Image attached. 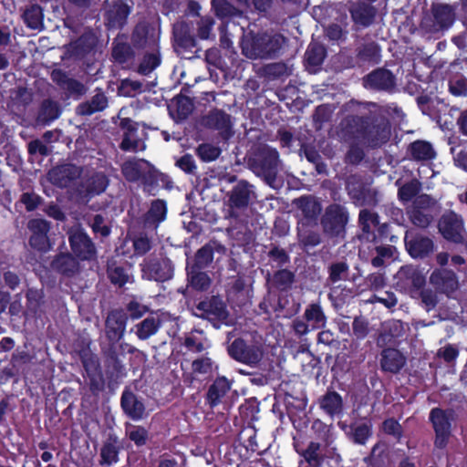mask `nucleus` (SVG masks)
<instances>
[{
  "instance_id": "f257e3e1",
  "label": "nucleus",
  "mask_w": 467,
  "mask_h": 467,
  "mask_svg": "<svg viewBox=\"0 0 467 467\" xmlns=\"http://www.w3.org/2000/svg\"><path fill=\"white\" fill-rule=\"evenodd\" d=\"M282 43L283 38L280 36L247 34L243 38L242 48L244 56L249 58H265L276 53Z\"/></svg>"
},
{
  "instance_id": "f03ea898",
  "label": "nucleus",
  "mask_w": 467,
  "mask_h": 467,
  "mask_svg": "<svg viewBox=\"0 0 467 467\" xmlns=\"http://www.w3.org/2000/svg\"><path fill=\"white\" fill-rule=\"evenodd\" d=\"M230 356L235 360L255 367L264 357L263 345L260 343L247 344L244 339H235L228 348Z\"/></svg>"
},
{
  "instance_id": "7ed1b4c3",
  "label": "nucleus",
  "mask_w": 467,
  "mask_h": 467,
  "mask_svg": "<svg viewBox=\"0 0 467 467\" xmlns=\"http://www.w3.org/2000/svg\"><path fill=\"white\" fill-rule=\"evenodd\" d=\"M430 419L436 433L435 444L439 448H443L448 442L451 423L455 420L454 411L433 409L431 411Z\"/></svg>"
},
{
  "instance_id": "20e7f679",
  "label": "nucleus",
  "mask_w": 467,
  "mask_h": 467,
  "mask_svg": "<svg viewBox=\"0 0 467 467\" xmlns=\"http://www.w3.org/2000/svg\"><path fill=\"white\" fill-rule=\"evenodd\" d=\"M30 232L29 245L39 252H47L52 248V244L48 238L50 223L44 219H32L27 223Z\"/></svg>"
},
{
  "instance_id": "39448f33",
  "label": "nucleus",
  "mask_w": 467,
  "mask_h": 467,
  "mask_svg": "<svg viewBox=\"0 0 467 467\" xmlns=\"http://www.w3.org/2000/svg\"><path fill=\"white\" fill-rule=\"evenodd\" d=\"M395 285L404 292H413L425 285L424 275L412 265L400 267L394 276Z\"/></svg>"
},
{
  "instance_id": "423d86ee",
  "label": "nucleus",
  "mask_w": 467,
  "mask_h": 467,
  "mask_svg": "<svg viewBox=\"0 0 467 467\" xmlns=\"http://www.w3.org/2000/svg\"><path fill=\"white\" fill-rule=\"evenodd\" d=\"M141 271L143 278L161 282L171 279L173 275L171 262L167 258L146 260Z\"/></svg>"
},
{
  "instance_id": "0eeeda50",
  "label": "nucleus",
  "mask_w": 467,
  "mask_h": 467,
  "mask_svg": "<svg viewBox=\"0 0 467 467\" xmlns=\"http://www.w3.org/2000/svg\"><path fill=\"white\" fill-rule=\"evenodd\" d=\"M348 222L346 211L338 205H331L326 211L322 224L327 234L331 236H340L345 231Z\"/></svg>"
},
{
  "instance_id": "6e6552de",
  "label": "nucleus",
  "mask_w": 467,
  "mask_h": 467,
  "mask_svg": "<svg viewBox=\"0 0 467 467\" xmlns=\"http://www.w3.org/2000/svg\"><path fill=\"white\" fill-rule=\"evenodd\" d=\"M439 231L447 240L460 243L464 231L463 220L455 213H446L439 222Z\"/></svg>"
},
{
  "instance_id": "1a4fd4ad",
  "label": "nucleus",
  "mask_w": 467,
  "mask_h": 467,
  "mask_svg": "<svg viewBox=\"0 0 467 467\" xmlns=\"http://www.w3.org/2000/svg\"><path fill=\"white\" fill-rule=\"evenodd\" d=\"M68 234L71 249L78 257L85 260L94 256V244L81 228L78 226L72 227Z\"/></svg>"
},
{
  "instance_id": "9d476101",
  "label": "nucleus",
  "mask_w": 467,
  "mask_h": 467,
  "mask_svg": "<svg viewBox=\"0 0 467 467\" xmlns=\"http://www.w3.org/2000/svg\"><path fill=\"white\" fill-rule=\"evenodd\" d=\"M153 167L145 160L127 161L122 165V173L130 182H147L153 176Z\"/></svg>"
},
{
  "instance_id": "9b49d317",
  "label": "nucleus",
  "mask_w": 467,
  "mask_h": 467,
  "mask_svg": "<svg viewBox=\"0 0 467 467\" xmlns=\"http://www.w3.org/2000/svg\"><path fill=\"white\" fill-rule=\"evenodd\" d=\"M430 284L439 292L448 296L459 288L455 273L449 269H435L430 276Z\"/></svg>"
},
{
  "instance_id": "f8f14e48",
  "label": "nucleus",
  "mask_w": 467,
  "mask_h": 467,
  "mask_svg": "<svg viewBox=\"0 0 467 467\" xmlns=\"http://www.w3.org/2000/svg\"><path fill=\"white\" fill-rule=\"evenodd\" d=\"M261 159H254L253 166L254 170L262 173L268 182L275 177L276 168L278 165V153L275 150L264 148Z\"/></svg>"
},
{
  "instance_id": "ddd939ff",
  "label": "nucleus",
  "mask_w": 467,
  "mask_h": 467,
  "mask_svg": "<svg viewBox=\"0 0 467 467\" xmlns=\"http://www.w3.org/2000/svg\"><path fill=\"white\" fill-rule=\"evenodd\" d=\"M197 309L202 311V316L206 318L227 323L229 314L226 306L224 302L217 296H213L206 301L201 302Z\"/></svg>"
},
{
  "instance_id": "4468645a",
  "label": "nucleus",
  "mask_w": 467,
  "mask_h": 467,
  "mask_svg": "<svg viewBox=\"0 0 467 467\" xmlns=\"http://www.w3.org/2000/svg\"><path fill=\"white\" fill-rule=\"evenodd\" d=\"M405 244L409 254L413 258H423L433 252V242L421 235L412 236L407 233L405 236Z\"/></svg>"
},
{
  "instance_id": "2eb2a0df",
  "label": "nucleus",
  "mask_w": 467,
  "mask_h": 467,
  "mask_svg": "<svg viewBox=\"0 0 467 467\" xmlns=\"http://www.w3.org/2000/svg\"><path fill=\"white\" fill-rule=\"evenodd\" d=\"M80 175V169L75 165L67 164L54 168L48 172V179L59 187L68 186Z\"/></svg>"
},
{
  "instance_id": "dca6fc26",
  "label": "nucleus",
  "mask_w": 467,
  "mask_h": 467,
  "mask_svg": "<svg viewBox=\"0 0 467 467\" xmlns=\"http://www.w3.org/2000/svg\"><path fill=\"white\" fill-rule=\"evenodd\" d=\"M130 13L129 6L120 0L106 1V16L110 26H121Z\"/></svg>"
},
{
  "instance_id": "f3484780",
  "label": "nucleus",
  "mask_w": 467,
  "mask_h": 467,
  "mask_svg": "<svg viewBox=\"0 0 467 467\" xmlns=\"http://www.w3.org/2000/svg\"><path fill=\"white\" fill-rule=\"evenodd\" d=\"M107 334L110 340L118 341L123 335L126 328V317L119 311L111 312L106 321Z\"/></svg>"
},
{
  "instance_id": "a211bd4d",
  "label": "nucleus",
  "mask_w": 467,
  "mask_h": 467,
  "mask_svg": "<svg viewBox=\"0 0 467 467\" xmlns=\"http://www.w3.org/2000/svg\"><path fill=\"white\" fill-rule=\"evenodd\" d=\"M121 407L129 417L136 420H140L145 412L143 403L130 391L123 392Z\"/></svg>"
},
{
  "instance_id": "6ab92c4d",
  "label": "nucleus",
  "mask_w": 467,
  "mask_h": 467,
  "mask_svg": "<svg viewBox=\"0 0 467 467\" xmlns=\"http://www.w3.org/2000/svg\"><path fill=\"white\" fill-rule=\"evenodd\" d=\"M406 362L405 357L397 349L387 348L382 352L381 367L384 370L396 373Z\"/></svg>"
},
{
  "instance_id": "aec40b11",
  "label": "nucleus",
  "mask_w": 467,
  "mask_h": 467,
  "mask_svg": "<svg viewBox=\"0 0 467 467\" xmlns=\"http://www.w3.org/2000/svg\"><path fill=\"white\" fill-rule=\"evenodd\" d=\"M251 187L244 182H239L232 191L230 195L231 209H242L248 205L251 197Z\"/></svg>"
},
{
  "instance_id": "412c9836",
  "label": "nucleus",
  "mask_w": 467,
  "mask_h": 467,
  "mask_svg": "<svg viewBox=\"0 0 467 467\" xmlns=\"http://www.w3.org/2000/svg\"><path fill=\"white\" fill-rule=\"evenodd\" d=\"M161 325L159 316H150L134 327L137 337L141 340H146L155 335Z\"/></svg>"
},
{
  "instance_id": "4be33fe9",
  "label": "nucleus",
  "mask_w": 467,
  "mask_h": 467,
  "mask_svg": "<svg viewBox=\"0 0 467 467\" xmlns=\"http://www.w3.org/2000/svg\"><path fill=\"white\" fill-rule=\"evenodd\" d=\"M366 86L378 89H389L394 86V78L389 70L379 69L367 77Z\"/></svg>"
},
{
  "instance_id": "5701e85b",
  "label": "nucleus",
  "mask_w": 467,
  "mask_h": 467,
  "mask_svg": "<svg viewBox=\"0 0 467 467\" xmlns=\"http://www.w3.org/2000/svg\"><path fill=\"white\" fill-rule=\"evenodd\" d=\"M320 408L328 415H339L343 409L341 396L336 391H328L319 400Z\"/></svg>"
},
{
  "instance_id": "b1692460",
  "label": "nucleus",
  "mask_w": 467,
  "mask_h": 467,
  "mask_svg": "<svg viewBox=\"0 0 467 467\" xmlns=\"http://www.w3.org/2000/svg\"><path fill=\"white\" fill-rule=\"evenodd\" d=\"M174 41L176 47H194L195 39L191 34V28L188 24L179 22L173 27Z\"/></svg>"
},
{
  "instance_id": "393cba45",
  "label": "nucleus",
  "mask_w": 467,
  "mask_h": 467,
  "mask_svg": "<svg viewBox=\"0 0 467 467\" xmlns=\"http://www.w3.org/2000/svg\"><path fill=\"white\" fill-rule=\"evenodd\" d=\"M353 20L361 26H368L375 16V10L367 4H359L351 9Z\"/></svg>"
},
{
  "instance_id": "a878e982",
  "label": "nucleus",
  "mask_w": 467,
  "mask_h": 467,
  "mask_svg": "<svg viewBox=\"0 0 467 467\" xmlns=\"http://www.w3.org/2000/svg\"><path fill=\"white\" fill-rule=\"evenodd\" d=\"M52 268L56 271L70 275L78 270V262L68 254H62L52 262Z\"/></svg>"
},
{
  "instance_id": "bb28decb",
  "label": "nucleus",
  "mask_w": 467,
  "mask_h": 467,
  "mask_svg": "<svg viewBox=\"0 0 467 467\" xmlns=\"http://www.w3.org/2000/svg\"><path fill=\"white\" fill-rule=\"evenodd\" d=\"M304 316L311 329H317L325 326L326 317L317 304L310 305L306 309Z\"/></svg>"
},
{
  "instance_id": "cd10ccee",
  "label": "nucleus",
  "mask_w": 467,
  "mask_h": 467,
  "mask_svg": "<svg viewBox=\"0 0 467 467\" xmlns=\"http://www.w3.org/2000/svg\"><path fill=\"white\" fill-rule=\"evenodd\" d=\"M296 204L307 219L316 218L321 212L320 204L312 197H302L296 200Z\"/></svg>"
},
{
  "instance_id": "c85d7f7f",
  "label": "nucleus",
  "mask_w": 467,
  "mask_h": 467,
  "mask_svg": "<svg viewBox=\"0 0 467 467\" xmlns=\"http://www.w3.org/2000/svg\"><path fill=\"white\" fill-rule=\"evenodd\" d=\"M108 100L104 94H96L90 103L82 104L78 107V112L83 115H90L94 112L100 111L107 107Z\"/></svg>"
},
{
  "instance_id": "c756f323",
  "label": "nucleus",
  "mask_w": 467,
  "mask_h": 467,
  "mask_svg": "<svg viewBox=\"0 0 467 467\" xmlns=\"http://www.w3.org/2000/svg\"><path fill=\"white\" fill-rule=\"evenodd\" d=\"M436 22L441 28L450 26L454 20L452 8L447 5H438L433 9Z\"/></svg>"
},
{
  "instance_id": "7c9ffc66",
  "label": "nucleus",
  "mask_w": 467,
  "mask_h": 467,
  "mask_svg": "<svg viewBox=\"0 0 467 467\" xmlns=\"http://www.w3.org/2000/svg\"><path fill=\"white\" fill-rule=\"evenodd\" d=\"M411 154L414 159L420 161L431 160L435 156V152L431 145L425 141H415L410 146Z\"/></svg>"
},
{
  "instance_id": "2f4dec72",
  "label": "nucleus",
  "mask_w": 467,
  "mask_h": 467,
  "mask_svg": "<svg viewBox=\"0 0 467 467\" xmlns=\"http://www.w3.org/2000/svg\"><path fill=\"white\" fill-rule=\"evenodd\" d=\"M390 136V130L387 124L374 127L373 130H369L366 140L371 146H378L386 142Z\"/></svg>"
},
{
  "instance_id": "473e14b6",
  "label": "nucleus",
  "mask_w": 467,
  "mask_h": 467,
  "mask_svg": "<svg viewBox=\"0 0 467 467\" xmlns=\"http://www.w3.org/2000/svg\"><path fill=\"white\" fill-rule=\"evenodd\" d=\"M108 182V179L103 173H96L88 180L86 191L88 194H99L105 191Z\"/></svg>"
},
{
  "instance_id": "72a5a7b5",
  "label": "nucleus",
  "mask_w": 467,
  "mask_h": 467,
  "mask_svg": "<svg viewBox=\"0 0 467 467\" xmlns=\"http://www.w3.org/2000/svg\"><path fill=\"white\" fill-rule=\"evenodd\" d=\"M230 382L226 379L221 378L215 380V382L211 386L208 392V396L212 403H215L222 396H223L230 389Z\"/></svg>"
},
{
  "instance_id": "f704fd0d",
  "label": "nucleus",
  "mask_w": 467,
  "mask_h": 467,
  "mask_svg": "<svg viewBox=\"0 0 467 467\" xmlns=\"http://www.w3.org/2000/svg\"><path fill=\"white\" fill-rule=\"evenodd\" d=\"M325 57V48L323 46L311 43L306 52V58L309 65L318 66L322 63Z\"/></svg>"
},
{
  "instance_id": "c9c22d12",
  "label": "nucleus",
  "mask_w": 467,
  "mask_h": 467,
  "mask_svg": "<svg viewBox=\"0 0 467 467\" xmlns=\"http://www.w3.org/2000/svg\"><path fill=\"white\" fill-rule=\"evenodd\" d=\"M25 22L32 29H38L42 26V10L37 5L28 8L25 14Z\"/></svg>"
},
{
  "instance_id": "e433bc0d",
  "label": "nucleus",
  "mask_w": 467,
  "mask_h": 467,
  "mask_svg": "<svg viewBox=\"0 0 467 467\" xmlns=\"http://www.w3.org/2000/svg\"><path fill=\"white\" fill-rule=\"evenodd\" d=\"M118 454L119 451L116 440H109L106 442L100 452L102 462L107 464L116 462L118 461Z\"/></svg>"
},
{
  "instance_id": "4c0bfd02",
  "label": "nucleus",
  "mask_w": 467,
  "mask_h": 467,
  "mask_svg": "<svg viewBox=\"0 0 467 467\" xmlns=\"http://www.w3.org/2000/svg\"><path fill=\"white\" fill-rule=\"evenodd\" d=\"M108 274L110 281L119 286L124 285L130 280V275L121 266L110 265Z\"/></svg>"
},
{
  "instance_id": "58836bf2",
  "label": "nucleus",
  "mask_w": 467,
  "mask_h": 467,
  "mask_svg": "<svg viewBox=\"0 0 467 467\" xmlns=\"http://www.w3.org/2000/svg\"><path fill=\"white\" fill-rule=\"evenodd\" d=\"M141 91L142 84L131 79H123L119 88V94L126 97H134Z\"/></svg>"
},
{
  "instance_id": "ea45409f",
  "label": "nucleus",
  "mask_w": 467,
  "mask_h": 467,
  "mask_svg": "<svg viewBox=\"0 0 467 467\" xmlns=\"http://www.w3.org/2000/svg\"><path fill=\"white\" fill-rule=\"evenodd\" d=\"M207 123L215 129H227L230 125V117L223 111L216 110L208 116Z\"/></svg>"
},
{
  "instance_id": "a19ab883",
  "label": "nucleus",
  "mask_w": 467,
  "mask_h": 467,
  "mask_svg": "<svg viewBox=\"0 0 467 467\" xmlns=\"http://www.w3.org/2000/svg\"><path fill=\"white\" fill-rule=\"evenodd\" d=\"M127 435L138 446L144 445L148 440L147 430L140 426L130 425L127 429Z\"/></svg>"
},
{
  "instance_id": "79ce46f5",
  "label": "nucleus",
  "mask_w": 467,
  "mask_h": 467,
  "mask_svg": "<svg viewBox=\"0 0 467 467\" xmlns=\"http://www.w3.org/2000/svg\"><path fill=\"white\" fill-rule=\"evenodd\" d=\"M166 205L162 201L157 200L152 202L148 213V220L154 223H160L165 219Z\"/></svg>"
},
{
  "instance_id": "37998d69",
  "label": "nucleus",
  "mask_w": 467,
  "mask_h": 467,
  "mask_svg": "<svg viewBox=\"0 0 467 467\" xmlns=\"http://www.w3.org/2000/svg\"><path fill=\"white\" fill-rule=\"evenodd\" d=\"M136 130L129 129L125 133L120 147L124 150H139L141 148V142L136 137Z\"/></svg>"
},
{
  "instance_id": "c03bdc74",
  "label": "nucleus",
  "mask_w": 467,
  "mask_h": 467,
  "mask_svg": "<svg viewBox=\"0 0 467 467\" xmlns=\"http://www.w3.org/2000/svg\"><path fill=\"white\" fill-rule=\"evenodd\" d=\"M359 221L365 233H371L379 224L378 216L367 210H363L359 213Z\"/></svg>"
},
{
  "instance_id": "a18cd8bd",
  "label": "nucleus",
  "mask_w": 467,
  "mask_h": 467,
  "mask_svg": "<svg viewBox=\"0 0 467 467\" xmlns=\"http://www.w3.org/2000/svg\"><path fill=\"white\" fill-rule=\"evenodd\" d=\"M220 153V148L211 144H202L198 147V155L204 161H213L216 160Z\"/></svg>"
},
{
  "instance_id": "49530a36",
  "label": "nucleus",
  "mask_w": 467,
  "mask_h": 467,
  "mask_svg": "<svg viewBox=\"0 0 467 467\" xmlns=\"http://www.w3.org/2000/svg\"><path fill=\"white\" fill-rule=\"evenodd\" d=\"M371 435V424L365 422L356 425L353 428V439L355 442L364 444Z\"/></svg>"
},
{
  "instance_id": "de8ad7c7",
  "label": "nucleus",
  "mask_w": 467,
  "mask_h": 467,
  "mask_svg": "<svg viewBox=\"0 0 467 467\" xmlns=\"http://www.w3.org/2000/svg\"><path fill=\"white\" fill-rule=\"evenodd\" d=\"M319 449V443L311 442L304 452V457L306 461L314 467L319 466L321 462V458L318 453Z\"/></svg>"
},
{
  "instance_id": "09e8293b",
  "label": "nucleus",
  "mask_w": 467,
  "mask_h": 467,
  "mask_svg": "<svg viewBox=\"0 0 467 467\" xmlns=\"http://www.w3.org/2000/svg\"><path fill=\"white\" fill-rule=\"evenodd\" d=\"M190 284L195 289L204 290L210 285V278L204 273H192L190 275Z\"/></svg>"
},
{
  "instance_id": "8fccbe9b",
  "label": "nucleus",
  "mask_w": 467,
  "mask_h": 467,
  "mask_svg": "<svg viewBox=\"0 0 467 467\" xmlns=\"http://www.w3.org/2000/svg\"><path fill=\"white\" fill-rule=\"evenodd\" d=\"M213 362L211 358H201L192 362V371L196 374H209L213 370Z\"/></svg>"
},
{
  "instance_id": "3c124183",
  "label": "nucleus",
  "mask_w": 467,
  "mask_h": 467,
  "mask_svg": "<svg viewBox=\"0 0 467 467\" xmlns=\"http://www.w3.org/2000/svg\"><path fill=\"white\" fill-rule=\"evenodd\" d=\"M294 281V275L288 270H280L274 275V283L282 289L290 286Z\"/></svg>"
},
{
  "instance_id": "603ef678",
  "label": "nucleus",
  "mask_w": 467,
  "mask_h": 467,
  "mask_svg": "<svg viewBox=\"0 0 467 467\" xmlns=\"http://www.w3.org/2000/svg\"><path fill=\"white\" fill-rule=\"evenodd\" d=\"M419 192V185L415 182H411L403 185L399 191V196L401 201L408 202L411 200Z\"/></svg>"
},
{
  "instance_id": "864d4df0",
  "label": "nucleus",
  "mask_w": 467,
  "mask_h": 467,
  "mask_svg": "<svg viewBox=\"0 0 467 467\" xmlns=\"http://www.w3.org/2000/svg\"><path fill=\"white\" fill-rule=\"evenodd\" d=\"M159 65V58L155 55L145 56L139 67V72L147 75Z\"/></svg>"
},
{
  "instance_id": "5fc2aeb1",
  "label": "nucleus",
  "mask_w": 467,
  "mask_h": 467,
  "mask_svg": "<svg viewBox=\"0 0 467 467\" xmlns=\"http://www.w3.org/2000/svg\"><path fill=\"white\" fill-rule=\"evenodd\" d=\"M135 254L143 255L151 248V242L147 236H139L133 241Z\"/></svg>"
},
{
  "instance_id": "6e6d98bb",
  "label": "nucleus",
  "mask_w": 467,
  "mask_h": 467,
  "mask_svg": "<svg viewBox=\"0 0 467 467\" xmlns=\"http://www.w3.org/2000/svg\"><path fill=\"white\" fill-rule=\"evenodd\" d=\"M421 303L429 311L435 307L438 302L437 294L431 289H423L420 292Z\"/></svg>"
},
{
  "instance_id": "4d7b16f0",
  "label": "nucleus",
  "mask_w": 467,
  "mask_h": 467,
  "mask_svg": "<svg viewBox=\"0 0 467 467\" xmlns=\"http://www.w3.org/2000/svg\"><path fill=\"white\" fill-rule=\"evenodd\" d=\"M213 20L210 17L202 18L198 23V36L202 39H208L212 35Z\"/></svg>"
},
{
  "instance_id": "13d9d810",
  "label": "nucleus",
  "mask_w": 467,
  "mask_h": 467,
  "mask_svg": "<svg viewBox=\"0 0 467 467\" xmlns=\"http://www.w3.org/2000/svg\"><path fill=\"white\" fill-rule=\"evenodd\" d=\"M410 219L413 224L419 227H427L431 221V217L419 209H413L410 213Z\"/></svg>"
},
{
  "instance_id": "bf43d9fd",
  "label": "nucleus",
  "mask_w": 467,
  "mask_h": 467,
  "mask_svg": "<svg viewBox=\"0 0 467 467\" xmlns=\"http://www.w3.org/2000/svg\"><path fill=\"white\" fill-rule=\"evenodd\" d=\"M348 271V265L344 263H337L330 268V279L333 282H337L344 278Z\"/></svg>"
},
{
  "instance_id": "052dcab7",
  "label": "nucleus",
  "mask_w": 467,
  "mask_h": 467,
  "mask_svg": "<svg viewBox=\"0 0 467 467\" xmlns=\"http://www.w3.org/2000/svg\"><path fill=\"white\" fill-rule=\"evenodd\" d=\"M368 332V323L362 318H355L353 322V333L359 338H364Z\"/></svg>"
},
{
  "instance_id": "680f3d73",
  "label": "nucleus",
  "mask_w": 467,
  "mask_h": 467,
  "mask_svg": "<svg viewBox=\"0 0 467 467\" xmlns=\"http://www.w3.org/2000/svg\"><path fill=\"white\" fill-rule=\"evenodd\" d=\"M148 310L149 309L146 306L140 305L137 301H131L128 305V311L133 319L141 317L145 313L148 312Z\"/></svg>"
},
{
  "instance_id": "e2e57ef3",
  "label": "nucleus",
  "mask_w": 467,
  "mask_h": 467,
  "mask_svg": "<svg viewBox=\"0 0 467 467\" xmlns=\"http://www.w3.org/2000/svg\"><path fill=\"white\" fill-rule=\"evenodd\" d=\"M177 165L185 172L192 173L196 169V165L194 162L193 158L186 154L182 156L180 160L177 161Z\"/></svg>"
},
{
  "instance_id": "0e129e2a",
  "label": "nucleus",
  "mask_w": 467,
  "mask_h": 467,
  "mask_svg": "<svg viewBox=\"0 0 467 467\" xmlns=\"http://www.w3.org/2000/svg\"><path fill=\"white\" fill-rule=\"evenodd\" d=\"M27 211L35 210L40 203V198L35 193H24L21 198Z\"/></svg>"
},
{
  "instance_id": "69168bd1",
  "label": "nucleus",
  "mask_w": 467,
  "mask_h": 467,
  "mask_svg": "<svg viewBox=\"0 0 467 467\" xmlns=\"http://www.w3.org/2000/svg\"><path fill=\"white\" fill-rule=\"evenodd\" d=\"M299 239L304 245L315 246L320 243V237L317 233H304L299 231Z\"/></svg>"
},
{
  "instance_id": "338daca9",
  "label": "nucleus",
  "mask_w": 467,
  "mask_h": 467,
  "mask_svg": "<svg viewBox=\"0 0 467 467\" xmlns=\"http://www.w3.org/2000/svg\"><path fill=\"white\" fill-rule=\"evenodd\" d=\"M28 151L31 154L39 153L43 156H46L49 153L48 148L38 140H33L28 144Z\"/></svg>"
},
{
  "instance_id": "774afa93",
  "label": "nucleus",
  "mask_w": 467,
  "mask_h": 467,
  "mask_svg": "<svg viewBox=\"0 0 467 467\" xmlns=\"http://www.w3.org/2000/svg\"><path fill=\"white\" fill-rule=\"evenodd\" d=\"M367 282L370 288L379 289L385 285V278L382 274L375 273L368 275Z\"/></svg>"
}]
</instances>
